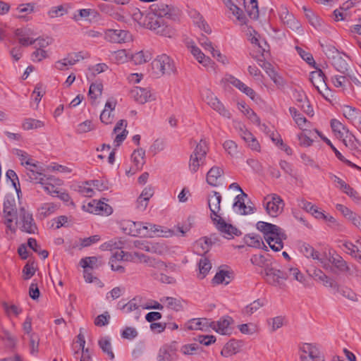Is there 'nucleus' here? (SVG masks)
Wrapping results in <instances>:
<instances>
[{
  "mask_svg": "<svg viewBox=\"0 0 361 361\" xmlns=\"http://www.w3.org/2000/svg\"><path fill=\"white\" fill-rule=\"evenodd\" d=\"M256 226L263 233L265 241L272 250L278 252L283 249V240H286L287 235L281 228L264 221H258Z\"/></svg>",
  "mask_w": 361,
  "mask_h": 361,
  "instance_id": "nucleus-1",
  "label": "nucleus"
},
{
  "mask_svg": "<svg viewBox=\"0 0 361 361\" xmlns=\"http://www.w3.org/2000/svg\"><path fill=\"white\" fill-rule=\"evenodd\" d=\"M127 226L129 227V235L133 236L151 235L154 233L157 234L158 236L169 238L173 235V231H164L161 226L149 223L143 224L140 222L128 221Z\"/></svg>",
  "mask_w": 361,
  "mask_h": 361,
  "instance_id": "nucleus-2",
  "label": "nucleus"
},
{
  "mask_svg": "<svg viewBox=\"0 0 361 361\" xmlns=\"http://www.w3.org/2000/svg\"><path fill=\"white\" fill-rule=\"evenodd\" d=\"M154 72L159 76L171 75L176 72L175 63L166 54L158 56L152 63Z\"/></svg>",
  "mask_w": 361,
  "mask_h": 361,
  "instance_id": "nucleus-3",
  "label": "nucleus"
},
{
  "mask_svg": "<svg viewBox=\"0 0 361 361\" xmlns=\"http://www.w3.org/2000/svg\"><path fill=\"white\" fill-rule=\"evenodd\" d=\"M207 152L208 147L207 142L203 139H201L190 155L189 169L192 173L197 172L200 166L204 164Z\"/></svg>",
  "mask_w": 361,
  "mask_h": 361,
  "instance_id": "nucleus-4",
  "label": "nucleus"
},
{
  "mask_svg": "<svg viewBox=\"0 0 361 361\" xmlns=\"http://www.w3.org/2000/svg\"><path fill=\"white\" fill-rule=\"evenodd\" d=\"M4 219L6 227L13 233L16 231V224L14 220L17 219V210L16 207V200L13 197H6L4 201Z\"/></svg>",
  "mask_w": 361,
  "mask_h": 361,
  "instance_id": "nucleus-5",
  "label": "nucleus"
},
{
  "mask_svg": "<svg viewBox=\"0 0 361 361\" xmlns=\"http://www.w3.org/2000/svg\"><path fill=\"white\" fill-rule=\"evenodd\" d=\"M145 24L147 27L155 31L157 34L171 37L173 35V31L168 26L165 25L162 18L154 16L152 13H149L146 16Z\"/></svg>",
  "mask_w": 361,
  "mask_h": 361,
  "instance_id": "nucleus-6",
  "label": "nucleus"
},
{
  "mask_svg": "<svg viewBox=\"0 0 361 361\" xmlns=\"http://www.w3.org/2000/svg\"><path fill=\"white\" fill-rule=\"evenodd\" d=\"M265 209L267 214L271 217H276L282 213L284 202L282 198L276 194H271L264 198Z\"/></svg>",
  "mask_w": 361,
  "mask_h": 361,
  "instance_id": "nucleus-7",
  "label": "nucleus"
},
{
  "mask_svg": "<svg viewBox=\"0 0 361 361\" xmlns=\"http://www.w3.org/2000/svg\"><path fill=\"white\" fill-rule=\"evenodd\" d=\"M19 217L20 220V230L29 234L37 233L38 228L33 219L32 214L27 211L24 207L19 209Z\"/></svg>",
  "mask_w": 361,
  "mask_h": 361,
  "instance_id": "nucleus-8",
  "label": "nucleus"
},
{
  "mask_svg": "<svg viewBox=\"0 0 361 361\" xmlns=\"http://www.w3.org/2000/svg\"><path fill=\"white\" fill-rule=\"evenodd\" d=\"M202 99L207 102L214 110L226 118H231V113L226 109L224 104L218 99L214 94L209 90L206 89L202 92Z\"/></svg>",
  "mask_w": 361,
  "mask_h": 361,
  "instance_id": "nucleus-9",
  "label": "nucleus"
},
{
  "mask_svg": "<svg viewBox=\"0 0 361 361\" xmlns=\"http://www.w3.org/2000/svg\"><path fill=\"white\" fill-rule=\"evenodd\" d=\"M262 273L265 280L273 286H279L281 281L288 279L287 273L279 270L271 264L265 265Z\"/></svg>",
  "mask_w": 361,
  "mask_h": 361,
  "instance_id": "nucleus-10",
  "label": "nucleus"
},
{
  "mask_svg": "<svg viewBox=\"0 0 361 361\" xmlns=\"http://www.w3.org/2000/svg\"><path fill=\"white\" fill-rule=\"evenodd\" d=\"M151 13L161 18L165 17L168 19L176 20L179 16V10L176 8L159 3L151 6Z\"/></svg>",
  "mask_w": 361,
  "mask_h": 361,
  "instance_id": "nucleus-11",
  "label": "nucleus"
},
{
  "mask_svg": "<svg viewBox=\"0 0 361 361\" xmlns=\"http://www.w3.org/2000/svg\"><path fill=\"white\" fill-rule=\"evenodd\" d=\"M104 38L110 43H125L132 40L131 34L124 30L106 29L104 32Z\"/></svg>",
  "mask_w": 361,
  "mask_h": 361,
  "instance_id": "nucleus-12",
  "label": "nucleus"
},
{
  "mask_svg": "<svg viewBox=\"0 0 361 361\" xmlns=\"http://www.w3.org/2000/svg\"><path fill=\"white\" fill-rule=\"evenodd\" d=\"M300 361H324L317 348L310 343H302L299 345Z\"/></svg>",
  "mask_w": 361,
  "mask_h": 361,
  "instance_id": "nucleus-13",
  "label": "nucleus"
},
{
  "mask_svg": "<svg viewBox=\"0 0 361 361\" xmlns=\"http://www.w3.org/2000/svg\"><path fill=\"white\" fill-rule=\"evenodd\" d=\"M130 97L138 104H144L154 101L155 95L149 87H134L130 91Z\"/></svg>",
  "mask_w": 361,
  "mask_h": 361,
  "instance_id": "nucleus-14",
  "label": "nucleus"
},
{
  "mask_svg": "<svg viewBox=\"0 0 361 361\" xmlns=\"http://www.w3.org/2000/svg\"><path fill=\"white\" fill-rule=\"evenodd\" d=\"M300 251L306 257L317 260L321 264L322 267L326 270L329 269H332V267H331L329 262L325 259V257H322L320 253L315 250L310 245L303 243L300 246Z\"/></svg>",
  "mask_w": 361,
  "mask_h": 361,
  "instance_id": "nucleus-15",
  "label": "nucleus"
},
{
  "mask_svg": "<svg viewBox=\"0 0 361 361\" xmlns=\"http://www.w3.org/2000/svg\"><path fill=\"white\" fill-rule=\"evenodd\" d=\"M208 206L211 212L210 217L213 221L221 216L219 214L221 210V195L216 191H213L208 196Z\"/></svg>",
  "mask_w": 361,
  "mask_h": 361,
  "instance_id": "nucleus-16",
  "label": "nucleus"
},
{
  "mask_svg": "<svg viewBox=\"0 0 361 361\" xmlns=\"http://www.w3.org/2000/svg\"><path fill=\"white\" fill-rule=\"evenodd\" d=\"M247 195L243 192V195H238L235 197L233 204L234 210L240 215H247L254 213L255 209L251 205L245 204V198Z\"/></svg>",
  "mask_w": 361,
  "mask_h": 361,
  "instance_id": "nucleus-17",
  "label": "nucleus"
},
{
  "mask_svg": "<svg viewBox=\"0 0 361 361\" xmlns=\"http://www.w3.org/2000/svg\"><path fill=\"white\" fill-rule=\"evenodd\" d=\"M233 319L231 317H221L217 322H211L210 327L217 333L221 335H231L232 333V327L231 324Z\"/></svg>",
  "mask_w": 361,
  "mask_h": 361,
  "instance_id": "nucleus-18",
  "label": "nucleus"
},
{
  "mask_svg": "<svg viewBox=\"0 0 361 361\" xmlns=\"http://www.w3.org/2000/svg\"><path fill=\"white\" fill-rule=\"evenodd\" d=\"M213 223L216 228L227 238H233L234 235H238L240 233L233 225L227 224L221 216L213 221Z\"/></svg>",
  "mask_w": 361,
  "mask_h": 361,
  "instance_id": "nucleus-19",
  "label": "nucleus"
},
{
  "mask_svg": "<svg viewBox=\"0 0 361 361\" xmlns=\"http://www.w3.org/2000/svg\"><path fill=\"white\" fill-rule=\"evenodd\" d=\"M83 59L84 56L82 55V52L73 53L68 54L66 58L57 61L54 66L56 69L64 71L68 69V66H73Z\"/></svg>",
  "mask_w": 361,
  "mask_h": 361,
  "instance_id": "nucleus-20",
  "label": "nucleus"
},
{
  "mask_svg": "<svg viewBox=\"0 0 361 361\" xmlns=\"http://www.w3.org/2000/svg\"><path fill=\"white\" fill-rule=\"evenodd\" d=\"M145 152L142 148L134 150L131 155V160L133 163V166H132L130 171L127 173H129L131 172V173L133 174L137 171L142 169L145 162Z\"/></svg>",
  "mask_w": 361,
  "mask_h": 361,
  "instance_id": "nucleus-21",
  "label": "nucleus"
},
{
  "mask_svg": "<svg viewBox=\"0 0 361 361\" xmlns=\"http://www.w3.org/2000/svg\"><path fill=\"white\" fill-rule=\"evenodd\" d=\"M188 48L196 60L204 67H208L212 63V61L197 47L193 42L188 43Z\"/></svg>",
  "mask_w": 361,
  "mask_h": 361,
  "instance_id": "nucleus-22",
  "label": "nucleus"
},
{
  "mask_svg": "<svg viewBox=\"0 0 361 361\" xmlns=\"http://www.w3.org/2000/svg\"><path fill=\"white\" fill-rule=\"evenodd\" d=\"M289 112L298 127L303 132L307 131L311 127V122L309 121L295 107H290Z\"/></svg>",
  "mask_w": 361,
  "mask_h": 361,
  "instance_id": "nucleus-23",
  "label": "nucleus"
},
{
  "mask_svg": "<svg viewBox=\"0 0 361 361\" xmlns=\"http://www.w3.org/2000/svg\"><path fill=\"white\" fill-rule=\"evenodd\" d=\"M242 346L243 342L241 341L231 340L224 346L221 354L226 357H231L239 353Z\"/></svg>",
  "mask_w": 361,
  "mask_h": 361,
  "instance_id": "nucleus-24",
  "label": "nucleus"
},
{
  "mask_svg": "<svg viewBox=\"0 0 361 361\" xmlns=\"http://www.w3.org/2000/svg\"><path fill=\"white\" fill-rule=\"evenodd\" d=\"M226 6L232 11L233 14L236 17L238 20L241 23H245V16L243 10L239 6L241 5L242 0H224Z\"/></svg>",
  "mask_w": 361,
  "mask_h": 361,
  "instance_id": "nucleus-25",
  "label": "nucleus"
},
{
  "mask_svg": "<svg viewBox=\"0 0 361 361\" xmlns=\"http://www.w3.org/2000/svg\"><path fill=\"white\" fill-rule=\"evenodd\" d=\"M209 324L206 318H194L185 323V328L188 330L207 331L210 327Z\"/></svg>",
  "mask_w": 361,
  "mask_h": 361,
  "instance_id": "nucleus-26",
  "label": "nucleus"
},
{
  "mask_svg": "<svg viewBox=\"0 0 361 361\" xmlns=\"http://www.w3.org/2000/svg\"><path fill=\"white\" fill-rule=\"evenodd\" d=\"M316 71H312L310 75V80L314 87L318 90L320 91V89H322L324 87H326V83L325 81L326 77L323 71L316 67Z\"/></svg>",
  "mask_w": 361,
  "mask_h": 361,
  "instance_id": "nucleus-27",
  "label": "nucleus"
},
{
  "mask_svg": "<svg viewBox=\"0 0 361 361\" xmlns=\"http://www.w3.org/2000/svg\"><path fill=\"white\" fill-rule=\"evenodd\" d=\"M329 262L331 263L333 268L336 269V271H334L335 273H345L350 270L347 262L337 254L332 255L329 257Z\"/></svg>",
  "mask_w": 361,
  "mask_h": 361,
  "instance_id": "nucleus-28",
  "label": "nucleus"
},
{
  "mask_svg": "<svg viewBox=\"0 0 361 361\" xmlns=\"http://www.w3.org/2000/svg\"><path fill=\"white\" fill-rule=\"evenodd\" d=\"M116 107V102L107 101L104 110L100 114V120L104 124H110L113 122L114 115L113 111Z\"/></svg>",
  "mask_w": 361,
  "mask_h": 361,
  "instance_id": "nucleus-29",
  "label": "nucleus"
},
{
  "mask_svg": "<svg viewBox=\"0 0 361 361\" xmlns=\"http://www.w3.org/2000/svg\"><path fill=\"white\" fill-rule=\"evenodd\" d=\"M224 174V170L219 166H213L207 173V182L209 185L216 187L219 185V179Z\"/></svg>",
  "mask_w": 361,
  "mask_h": 361,
  "instance_id": "nucleus-30",
  "label": "nucleus"
},
{
  "mask_svg": "<svg viewBox=\"0 0 361 361\" xmlns=\"http://www.w3.org/2000/svg\"><path fill=\"white\" fill-rule=\"evenodd\" d=\"M27 176L31 182L35 183H41L45 179L44 169L38 166V169L34 167H26Z\"/></svg>",
  "mask_w": 361,
  "mask_h": 361,
  "instance_id": "nucleus-31",
  "label": "nucleus"
},
{
  "mask_svg": "<svg viewBox=\"0 0 361 361\" xmlns=\"http://www.w3.org/2000/svg\"><path fill=\"white\" fill-rule=\"evenodd\" d=\"M212 241L208 238H201L194 244V250L199 255L204 256L210 249Z\"/></svg>",
  "mask_w": 361,
  "mask_h": 361,
  "instance_id": "nucleus-32",
  "label": "nucleus"
},
{
  "mask_svg": "<svg viewBox=\"0 0 361 361\" xmlns=\"http://www.w3.org/2000/svg\"><path fill=\"white\" fill-rule=\"evenodd\" d=\"M262 67L277 86L283 87L285 85L283 78L277 73L270 63H264Z\"/></svg>",
  "mask_w": 361,
  "mask_h": 361,
  "instance_id": "nucleus-33",
  "label": "nucleus"
},
{
  "mask_svg": "<svg viewBox=\"0 0 361 361\" xmlns=\"http://www.w3.org/2000/svg\"><path fill=\"white\" fill-rule=\"evenodd\" d=\"M141 301L142 298L136 296L126 304H122L121 302H119L118 305L121 310L128 314L137 310L141 306Z\"/></svg>",
  "mask_w": 361,
  "mask_h": 361,
  "instance_id": "nucleus-34",
  "label": "nucleus"
},
{
  "mask_svg": "<svg viewBox=\"0 0 361 361\" xmlns=\"http://www.w3.org/2000/svg\"><path fill=\"white\" fill-rule=\"evenodd\" d=\"M241 5L251 18L257 19L259 17L257 0H242Z\"/></svg>",
  "mask_w": 361,
  "mask_h": 361,
  "instance_id": "nucleus-35",
  "label": "nucleus"
},
{
  "mask_svg": "<svg viewBox=\"0 0 361 361\" xmlns=\"http://www.w3.org/2000/svg\"><path fill=\"white\" fill-rule=\"evenodd\" d=\"M343 143L345 147L349 148L351 151L359 152V147L361 145L360 142L355 137V136L349 132L341 137Z\"/></svg>",
  "mask_w": 361,
  "mask_h": 361,
  "instance_id": "nucleus-36",
  "label": "nucleus"
},
{
  "mask_svg": "<svg viewBox=\"0 0 361 361\" xmlns=\"http://www.w3.org/2000/svg\"><path fill=\"white\" fill-rule=\"evenodd\" d=\"M30 30L17 29L16 30L15 35L18 39V42L22 46L27 47L35 44V41L32 40V38L30 37Z\"/></svg>",
  "mask_w": 361,
  "mask_h": 361,
  "instance_id": "nucleus-37",
  "label": "nucleus"
},
{
  "mask_svg": "<svg viewBox=\"0 0 361 361\" xmlns=\"http://www.w3.org/2000/svg\"><path fill=\"white\" fill-rule=\"evenodd\" d=\"M13 152L15 155L18 157L22 165H25L27 167L30 166L38 169V162L33 161L27 152L19 149H14Z\"/></svg>",
  "mask_w": 361,
  "mask_h": 361,
  "instance_id": "nucleus-38",
  "label": "nucleus"
},
{
  "mask_svg": "<svg viewBox=\"0 0 361 361\" xmlns=\"http://www.w3.org/2000/svg\"><path fill=\"white\" fill-rule=\"evenodd\" d=\"M175 350V347L171 344L163 345L159 352L158 361H172Z\"/></svg>",
  "mask_w": 361,
  "mask_h": 361,
  "instance_id": "nucleus-39",
  "label": "nucleus"
},
{
  "mask_svg": "<svg viewBox=\"0 0 361 361\" xmlns=\"http://www.w3.org/2000/svg\"><path fill=\"white\" fill-rule=\"evenodd\" d=\"M343 245L346 249L348 254L361 261V238L357 240L355 244L350 242H345Z\"/></svg>",
  "mask_w": 361,
  "mask_h": 361,
  "instance_id": "nucleus-40",
  "label": "nucleus"
},
{
  "mask_svg": "<svg viewBox=\"0 0 361 361\" xmlns=\"http://www.w3.org/2000/svg\"><path fill=\"white\" fill-rule=\"evenodd\" d=\"M279 16L283 23L290 28L298 27V23L295 20L294 16L288 12L286 8L282 7L281 8Z\"/></svg>",
  "mask_w": 361,
  "mask_h": 361,
  "instance_id": "nucleus-41",
  "label": "nucleus"
},
{
  "mask_svg": "<svg viewBox=\"0 0 361 361\" xmlns=\"http://www.w3.org/2000/svg\"><path fill=\"white\" fill-rule=\"evenodd\" d=\"M160 302L165 304L169 309L178 312L183 310V301L180 299L172 297H163L160 298Z\"/></svg>",
  "mask_w": 361,
  "mask_h": 361,
  "instance_id": "nucleus-42",
  "label": "nucleus"
},
{
  "mask_svg": "<svg viewBox=\"0 0 361 361\" xmlns=\"http://www.w3.org/2000/svg\"><path fill=\"white\" fill-rule=\"evenodd\" d=\"M211 269L212 263L210 260L205 256L201 257L198 262L199 273L197 274V278L200 279H204L209 272V271L211 270Z\"/></svg>",
  "mask_w": 361,
  "mask_h": 361,
  "instance_id": "nucleus-43",
  "label": "nucleus"
},
{
  "mask_svg": "<svg viewBox=\"0 0 361 361\" xmlns=\"http://www.w3.org/2000/svg\"><path fill=\"white\" fill-rule=\"evenodd\" d=\"M302 8L310 23L316 29H322L324 25L323 20L315 15L311 9L307 8L306 6H303Z\"/></svg>",
  "mask_w": 361,
  "mask_h": 361,
  "instance_id": "nucleus-44",
  "label": "nucleus"
},
{
  "mask_svg": "<svg viewBox=\"0 0 361 361\" xmlns=\"http://www.w3.org/2000/svg\"><path fill=\"white\" fill-rule=\"evenodd\" d=\"M57 205L53 202L43 203L38 208V216L40 219H45L54 214L57 210Z\"/></svg>",
  "mask_w": 361,
  "mask_h": 361,
  "instance_id": "nucleus-45",
  "label": "nucleus"
},
{
  "mask_svg": "<svg viewBox=\"0 0 361 361\" xmlns=\"http://www.w3.org/2000/svg\"><path fill=\"white\" fill-rule=\"evenodd\" d=\"M313 277L316 281H319L322 283L326 287H331L333 288H336L337 287V283L319 269L314 271Z\"/></svg>",
  "mask_w": 361,
  "mask_h": 361,
  "instance_id": "nucleus-46",
  "label": "nucleus"
},
{
  "mask_svg": "<svg viewBox=\"0 0 361 361\" xmlns=\"http://www.w3.org/2000/svg\"><path fill=\"white\" fill-rule=\"evenodd\" d=\"M331 127L336 137L339 139L350 132L344 125L335 118L331 120Z\"/></svg>",
  "mask_w": 361,
  "mask_h": 361,
  "instance_id": "nucleus-47",
  "label": "nucleus"
},
{
  "mask_svg": "<svg viewBox=\"0 0 361 361\" xmlns=\"http://www.w3.org/2000/svg\"><path fill=\"white\" fill-rule=\"evenodd\" d=\"M130 59L136 64L145 63L152 59V54L148 51H140L133 54H130Z\"/></svg>",
  "mask_w": 361,
  "mask_h": 361,
  "instance_id": "nucleus-48",
  "label": "nucleus"
},
{
  "mask_svg": "<svg viewBox=\"0 0 361 361\" xmlns=\"http://www.w3.org/2000/svg\"><path fill=\"white\" fill-rule=\"evenodd\" d=\"M130 53L126 49H120L111 54V60L116 63H124L130 59Z\"/></svg>",
  "mask_w": 361,
  "mask_h": 361,
  "instance_id": "nucleus-49",
  "label": "nucleus"
},
{
  "mask_svg": "<svg viewBox=\"0 0 361 361\" xmlns=\"http://www.w3.org/2000/svg\"><path fill=\"white\" fill-rule=\"evenodd\" d=\"M124 247V243L120 239H112L100 245V249L103 251L115 250H121Z\"/></svg>",
  "mask_w": 361,
  "mask_h": 361,
  "instance_id": "nucleus-50",
  "label": "nucleus"
},
{
  "mask_svg": "<svg viewBox=\"0 0 361 361\" xmlns=\"http://www.w3.org/2000/svg\"><path fill=\"white\" fill-rule=\"evenodd\" d=\"M238 108L242 111V113L246 116L252 123L257 125L260 124L259 118L257 116L254 111L247 106L245 103H239Z\"/></svg>",
  "mask_w": 361,
  "mask_h": 361,
  "instance_id": "nucleus-51",
  "label": "nucleus"
},
{
  "mask_svg": "<svg viewBox=\"0 0 361 361\" xmlns=\"http://www.w3.org/2000/svg\"><path fill=\"white\" fill-rule=\"evenodd\" d=\"M245 243L252 247L260 248L262 246L267 248L262 238L259 235L248 234L245 237Z\"/></svg>",
  "mask_w": 361,
  "mask_h": 361,
  "instance_id": "nucleus-52",
  "label": "nucleus"
},
{
  "mask_svg": "<svg viewBox=\"0 0 361 361\" xmlns=\"http://www.w3.org/2000/svg\"><path fill=\"white\" fill-rule=\"evenodd\" d=\"M264 305V302L261 299H257L250 304L247 305L243 310V314L246 316H251L261 307Z\"/></svg>",
  "mask_w": 361,
  "mask_h": 361,
  "instance_id": "nucleus-53",
  "label": "nucleus"
},
{
  "mask_svg": "<svg viewBox=\"0 0 361 361\" xmlns=\"http://www.w3.org/2000/svg\"><path fill=\"white\" fill-rule=\"evenodd\" d=\"M332 65L338 71L341 72V73L345 74L348 71V63L341 56V53L332 59Z\"/></svg>",
  "mask_w": 361,
  "mask_h": 361,
  "instance_id": "nucleus-54",
  "label": "nucleus"
},
{
  "mask_svg": "<svg viewBox=\"0 0 361 361\" xmlns=\"http://www.w3.org/2000/svg\"><path fill=\"white\" fill-rule=\"evenodd\" d=\"M103 90V85L100 82H95L90 85L88 96L90 98L95 101L98 97L102 95Z\"/></svg>",
  "mask_w": 361,
  "mask_h": 361,
  "instance_id": "nucleus-55",
  "label": "nucleus"
},
{
  "mask_svg": "<svg viewBox=\"0 0 361 361\" xmlns=\"http://www.w3.org/2000/svg\"><path fill=\"white\" fill-rule=\"evenodd\" d=\"M98 343L102 351L106 353L111 360H113L114 358V354L112 350L110 339L106 337L102 338Z\"/></svg>",
  "mask_w": 361,
  "mask_h": 361,
  "instance_id": "nucleus-56",
  "label": "nucleus"
},
{
  "mask_svg": "<svg viewBox=\"0 0 361 361\" xmlns=\"http://www.w3.org/2000/svg\"><path fill=\"white\" fill-rule=\"evenodd\" d=\"M44 126V124L42 121L31 118H25L22 123V128L25 130L40 128Z\"/></svg>",
  "mask_w": 361,
  "mask_h": 361,
  "instance_id": "nucleus-57",
  "label": "nucleus"
},
{
  "mask_svg": "<svg viewBox=\"0 0 361 361\" xmlns=\"http://www.w3.org/2000/svg\"><path fill=\"white\" fill-rule=\"evenodd\" d=\"M285 317L282 316H277L268 319L267 324L270 327V331L274 332L281 328L285 324Z\"/></svg>",
  "mask_w": 361,
  "mask_h": 361,
  "instance_id": "nucleus-58",
  "label": "nucleus"
},
{
  "mask_svg": "<svg viewBox=\"0 0 361 361\" xmlns=\"http://www.w3.org/2000/svg\"><path fill=\"white\" fill-rule=\"evenodd\" d=\"M51 178H47L44 179L40 184L44 191H46L48 194L51 196H56V194L59 193V189L51 183Z\"/></svg>",
  "mask_w": 361,
  "mask_h": 361,
  "instance_id": "nucleus-59",
  "label": "nucleus"
},
{
  "mask_svg": "<svg viewBox=\"0 0 361 361\" xmlns=\"http://www.w3.org/2000/svg\"><path fill=\"white\" fill-rule=\"evenodd\" d=\"M228 272L226 271L221 270L217 272L212 279V283L215 285L219 284H228L229 283Z\"/></svg>",
  "mask_w": 361,
  "mask_h": 361,
  "instance_id": "nucleus-60",
  "label": "nucleus"
},
{
  "mask_svg": "<svg viewBox=\"0 0 361 361\" xmlns=\"http://www.w3.org/2000/svg\"><path fill=\"white\" fill-rule=\"evenodd\" d=\"M312 131L307 129V131L299 133L298 138L300 142V145L303 147H310L313 143V140L310 138Z\"/></svg>",
  "mask_w": 361,
  "mask_h": 361,
  "instance_id": "nucleus-61",
  "label": "nucleus"
},
{
  "mask_svg": "<svg viewBox=\"0 0 361 361\" xmlns=\"http://www.w3.org/2000/svg\"><path fill=\"white\" fill-rule=\"evenodd\" d=\"M235 128L238 133V135L244 141H247V139H252L254 136L245 127L244 124L238 122L235 125Z\"/></svg>",
  "mask_w": 361,
  "mask_h": 361,
  "instance_id": "nucleus-62",
  "label": "nucleus"
},
{
  "mask_svg": "<svg viewBox=\"0 0 361 361\" xmlns=\"http://www.w3.org/2000/svg\"><path fill=\"white\" fill-rule=\"evenodd\" d=\"M323 52L329 59H334L340 54L338 50L330 43L321 44Z\"/></svg>",
  "mask_w": 361,
  "mask_h": 361,
  "instance_id": "nucleus-63",
  "label": "nucleus"
},
{
  "mask_svg": "<svg viewBox=\"0 0 361 361\" xmlns=\"http://www.w3.org/2000/svg\"><path fill=\"white\" fill-rule=\"evenodd\" d=\"M343 114L348 120L353 122L359 114V111L350 106H345L343 108Z\"/></svg>",
  "mask_w": 361,
  "mask_h": 361,
  "instance_id": "nucleus-64",
  "label": "nucleus"
}]
</instances>
